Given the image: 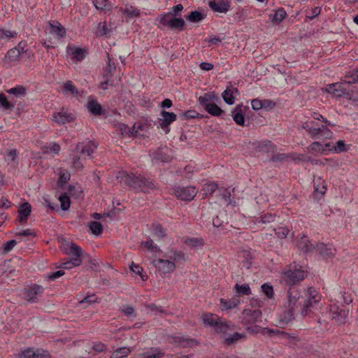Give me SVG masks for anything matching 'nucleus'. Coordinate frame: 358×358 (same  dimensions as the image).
I'll list each match as a JSON object with an SVG mask.
<instances>
[{
    "label": "nucleus",
    "instance_id": "a18cd8bd",
    "mask_svg": "<svg viewBox=\"0 0 358 358\" xmlns=\"http://www.w3.org/2000/svg\"><path fill=\"white\" fill-rule=\"evenodd\" d=\"M245 334L234 333V334L229 335L228 337L225 338L224 343L227 345H231L234 343H236L241 339H245Z\"/></svg>",
    "mask_w": 358,
    "mask_h": 358
},
{
    "label": "nucleus",
    "instance_id": "774afa93",
    "mask_svg": "<svg viewBox=\"0 0 358 358\" xmlns=\"http://www.w3.org/2000/svg\"><path fill=\"white\" fill-rule=\"evenodd\" d=\"M35 355V350L31 348H28L22 352V353L19 355L20 358H34Z\"/></svg>",
    "mask_w": 358,
    "mask_h": 358
},
{
    "label": "nucleus",
    "instance_id": "7ed1b4c3",
    "mask_svg": "<svg viewBox=\"0 0 358 358\" xmlns=\"http://www.w3.org/2000/svg\"><path fill=\"white\" fill-rule=\"evenodd\" d=\"M183 8V6L179 3L171 8L169 12L159 15L156 18L159 23L158 27H166L171 30H183L185 25V20L181 17Z\"/></svg>",
    "mask_w": 358,
    "mask_h": 358
},
{
    "label": "nucleus",
    "instance_id": "72a5a7b5",
    "mask_svg": "<svg viewBox=\"0 0 358 358\" xmlns=\"http://www.w3.org/2000/svg\"><path fill=\"white\" fill-rule=\"evenodd\" d=\"M324 146L327 150H334L336 153L343 152L348 150L345 142L342 140L338 141L334 146H332L329 143H325Z\"/></svg>",
    "mask_w": 358,
    "mask_h": 358
},
{
    "label": "nucleus",
    "instance_id": "7c9ffc66",
    "mask_svg": "<svg viewBox=\"0 0 358 358\" xmlns=\"http://www.w3.org/2000/svg\"><path fill=\"white\" fill-rule=\"evenodd\" d=\"M62 92L64 94H71L73 96H78L79 95L78 90L71 80H68L63 83Z\"/></svg>",
    "mask_w": 358,
    "mask_h": 358
},
{
    "label": "nucleus",
    "instance_id": "a211bd4d",
    "mask_svg": "<svg viewBox=\"0 0 358 358\" xmlns=\"http://www.w3.org/2000/svg\"><path fill=\"white\" fill-rule=\"evenodd\" d=\"M298 248L304 253L311 252L315 247L310 243L306 236H302L297 240Z\"/></svg>",
    "mask_w": 358,
    "mask_h": 358
},
{
    "label": "nucleus",
    "instance_id": "37998d69",
    "mask_svg": "<svg viewBox=\"0 0 358 358\" xmlns=\"http://www.w3.org/2000/svg\"><path fill=\"white\" fill-rule=\"evenodd\" d=\"M204 109L210 115L215 117H219L224 113V111L215 103L208 104Z\"/></svg>",
    "mask_w": 358,
    "mask_h": 358
},
{
    "label": "nucleus",
    "instance_id": "bf43d9fd",
    "mask_svg": "<svg viewBox=\"0 0 358 358\" xmlns=\"http://www.w3.org/2000/svg\"><path fill=\"white\" fill-rule=\"evenodd\" d=\"M345 78L348 79L347 82H348V83L353 84L358 83V69L347 73Z\"/></svg>",
    "mask_w": 358,
    "mask_h": 358
},
{
    "label": "nucleus",
    "instance_id": "4be33fe9",
    "mask_svg": "<svg viewBox=\"0 0 358 358\" xmlns=\"http://www.w3.org/2000/svg\"><path fill=\"white\" fill-rule=\"evenodd\" d=\"M116 70L115 63L110 58V56L108 55V62L106 66L103 69V79H107L108 80H111L113 78V73Z\"/></svg>",
    "mask_w": 358,
    "mask_h": 358
},
{
    "label": "nucleus",
    "instance_id": "20e7f679",
    "mask_svg": "<svg viewBox=\"0 0 358 358\" xmlns=\"http://www.w3.org/2000/svg\"><path fill=\"white\" fill-rule=\"evenodd\" d=\"M97 144L93 141L80 142L76 145V154L72 157L73 168L76 171H81L83 168V161L93 158L92 155L97 148Z\"/></svg>",
    "mask_w": 358,
    "mask_h": 358
},
{
    "label": "nucleus",
    "instance_id": "cd10ccee",
    "mask_svg": "<svg viewBox=\"0 0 358 358\" xmlns=\"http://www.w3.org/2000/svg\"><path fill=\"white\" fill-rule=\"evenodd\" d=\"M67 52L69 55L71 56L73 59H76L78 61L83 60L85 58V50L80 48L68 46L67 47Z\"/></svg>",
    "mask_w": 358,
    "mask_h": 358
},
{
    "label": "nucleus",
    "instance_id": "8fccbe9b",
    "mask_svg": "<svg viewBox=\"0 0 358 358\" xmlns=\"http://www.w3.org/2000/svg\"><path fill=\"white\" fill-rule=\"evenodd\" d=\"M88 226L90 227L92 233L96 236L100 235L103 231V226L99 222H90L88 224Z\"/></svg>",
    "mask_w": 358,
    "mask_h": 358
},
{
    "label": "nucleus",
    "instance_id": "ddd939ff",
    "mask_svg": "<svg viewBox=\"0 0 358 358\" xmlns=\"http://www.w3.org/2000/svg\"><path fill=\"white\" fill-rule=\"evenodd\" d=\"M330 313L331 314L332 319L334 320L339 325L345 323V319L348 315V310L341 308L336 304L331 306Z\"/></svg>",
    "mask_w": 358,
    "mask_h": 358
},
{
    "label": "nucleus",
    "instance_id": "09e8293b",
    "mask_svg": "<svg viewBox=\"0 0 358 358\" xmlns=\"http://www.w3.org/2000/svg\"><path fill=\"white\" fill-rule=\"evenodd\" d=\"M6 92L10 94H13L17 97H22L26 94V89L22 85H17L15 87L10 88Z\"/></svg>",
    "mask_w": 358,
    "mask_h": 358
},
{
    "label": "nucleus",
    "instance_id": "473e14b6",
    "mask_svg": "<svg viewBox=\"0 0 358 358\" xmlns=\"http://www.w3.org/2000/svg\"><path fill=\"white\" fill-rule=\"evenodd\" d=\"M287 16V13L283 8H278L274 14L269 15L270 20L275 24L280 23Z\"/></svg>",
    "mask_w": 358,
    "mask_h": 358
},
{
    "label": "nucleus",
    "instance_id": "a878e982",
    "mask_svg": "<svg viewBox=\"0 0 358 358\" xmlns=\"http://www.w3.org/2000/svg\"><path fill=\"white\" fill-rule=\"evenodd\" d=\"M50 33L61 38L65 36L66 29L58 22H53L50 23Z\"/></svg>",
    "mask_w": 358,
    "mask_h": 358
},
{
    "label": "nucleus",
    "instance_id": "de8ad7c7",
    "mask_svg": "<svg viewBox=\"0 0 358 358\" xmlns=\"http://www.w3.org/2000/svg\"><path fill=\"white\" fill-rule=\"evenodd\" d=\"M236 292L239 295H250L251 289L248 284L239 285L236 283L234 286Z\"/></svg>",
    "mask_w": 358,
    "mask_h": 358
},
{
    "label": "nucleus",
    "instance_id": "2eb2a0df",
    "mask_svg": "<svg viewBox=\"0 0 358 358\" xmlns=\"http://www.w3.org/2000/svg\"><path fill=\"white\" fill-rule=\"evenodd\" d=\"M43 287L38 285H33L25 291L24 297L30 303L37 302L38 297L43 292Z\"/></svg>",
    "mask_w": 358,
    "mask_h": 358
},
{
    "label": "nucleus",
    "instance_id": "6e6552de",
    "mask_svg": "<svg viewBox=\"0 0 358 358\" xmlns=\"http://www.w3.org/2000/svg\"><path fill=\"white\" fill-rule=\"evenodd\" d=\"M303 305V294L295 287H291L287 293L286 307L289 309V314L293 315L297 308Z\"/></svg>",
    "mask_w": 358,
    "mask_h": 358
},
{
    "label": "nucleus",
    "instance_id": "052dcab7",
    "mask_svg": "<svg viewBox=\"0 0 358 358\" xmlns=\"http://www.w3.org/2000/svg\"><path fill=\"white\" fill-rule=\"evenodd\" d=\"M185 243L192 248L202 246L203 244L202 239L198 238H189L185 241Z\"/></svg>",
    "mask_w": 358,
    "mask_h": 358
},
{
    "label": "nucleus",
    "instance_id": "864d4df0",
    "mask_svg": "<svg viewBox=\"0 0 358 358\" xmlns=\"http://www.w3.org/2000/svg\"><path fill=\"white\" fill-rule=\"evenodd\" d=\"M271 101L264 99V100H259L258 99H255L252 100L251 105L252 108L255 110H258L264 107H266V103H271Z\"/></svg>",
    "mask_w": 358,
    "mask_h": 358
},
{
    "label": "nucleus",
    "instance_id": "aec40b11",
    "mask_svg": "<svg viewBox=\"0 0 358 358\" xmlns=\"http://www.w3.org/2000/svg\"><path fill=\"white\" fill-rule=\"evenodd\" d=\"M120 10L127 18L138 17L141 15L140 10L129 3L121 7Z\"/></svg>",
    "mask_w": 358,
    "mask_h": 358
},
{
    "label": "nucleus",
    "instance_id": "b1692460",
    "mask_svg": "<svg viewBox=\"0 0 358 358\" xmlns=\"http://www.w3.org/2000/svg\"><path fill=\"white\" fill-rule=\"evenodd\" d=\"M313 188L316 194L322 196L327 191L326 182L321 177L315 178L313 180Z\"/></svg>",
    "mask_w": 358,
    "mask_h": 358
},
{
    "label": "nucleus",
    "instance_id": "1a4fd4ad",
    "mask_svg": "<svg viewBox=\"0 0 358 358\" xmlns=\"http://www.w3.org/2000/svg\"><path fill=\"white\" fill-rule=\"evenodd\" d=\"M282 278L286 284L292 285L302 280L305 278V272L296 266H289L282 273Z\"/></svg>",
    "mask_w": 358,
    "mask_h": 358
},
{
    "label": "nucleus",
    "instance_id": "9b49d317",
    "mask_svg": "<svg viewBox=\"0 0 358 358\" xmlns=\"http://www.w3.org/2000/svg\"><path fill=\"white\" fill-rule=\"evenodd\" d=\"M262 311L259 309H244L241 322L244 325L253 324L262 321Z\"/></svg>",
    "mask_w": 358,
    "mask_h": 358
},
{
    "label": "nucleus",
    "instance_id": "338daca9",
    "mask_svg": "<svg viewBox=\"0 0 358 358\" xmlns=\"http://www.w3.org/2000/svg\"><path fill=\"white\" fill-rule=\"evenodd\" d=\"M275 232L278 238H285L289 233V229L284 227H280L275 229Z\"/></svg>",
    "mask_w": 358,
    "mask_h": 358
},
{
    "label": "nucleus",
    "instance_id": "f257e3e1",
    "mask_svg": "<svg viewBox=\"0 0 358 358\" xmlns=\"http://www.w3.org/2000/svg\"><path fill=\"white\" fill-rule=\"evenodd\" d=\"M141 246L145 247L153 255L152 264L161 276L173 273L178 264L185 262V254L181 251L171 250L162 257L158 254L162 252L160 248L148 238L141 242Z\"/></svg>",
    "mask_w": 358,
    "mask_h": 358
},
{
    "label": "nucleus",
    "instance_id": "e433bc0d",
    "mask_svg": "<svg viewBox=\"0 0 358 358\" xmlns=\"http://www.w3.org/2000/svg\"><path fill=\"white\" fill-rule=\"evenodd\" d=\"M87 108L89 111L94 115H100L103 113L101 106L94 99L88 101Z\"/></svg>",
    "mask_w": 358,
    "mask_h": 358
},
{
    "label": "nucleus",
    "instance_id": "c85d7f7f",
    "mask_svg": "<svg viewBox=\"0 0 358 358\" xmlns=\"http://www.w3.org/2000/svg\"><path fill=\"white\" fill-rule=\"evenodd\" d=\"M92 3L96 9L103 13L111 11L113 5L108 0H92Z\"/></svg>",
    "mask_w": 358,
    "mask_h": 358
},
{
    "label": "nucleus",
    "instance_id": "680f3d73",
    "mask_svg": "<svg viewBox=\"0 0 358 358\" xmlns=\"http://www.w3.org/2000/svg\"><path fill=\"white\" fill-rule=\"evenodd\" d=\"M116 127L117 129L121 132L122 135L130 136L133 134L130 128L125 124L117 123Z\"/></svg>",
    "mask_w": 358,
    "mask_h": 358
},
{
    "label": "nucleus",
    "instance_id": "a19ab883",
    "mask_svg": "<svg viewBox=\"0 0 358 358\" xmlns=\"http://www.w3.org/2000/svg\"><path fill=\"white\" fill-rule=\"evenodd\" d=\"M0 108H2L5 110L11 111L15 108V103L13 99L8 101L4 94L0 93Z\"/></svg>",
    "mask_w": 358,
    "mask_h": 358
},
{
    "label": "nucleus",
    "instance_id": "49530a36",
    "mask_svg": "<svg viewBox=\"0 0 358 358\" xmlns=\"http://www.w3.org/2000/svg\"><path fill=\"white\" fill-rule=\"evenodd\" d=\"M131 352V349L127 347H122L116 349L111 355L110 358H123L127 357Z\"/></svg>",
    "mask_w": 358,
    "mask_h": 358
},
{
    "label": "nucleus",
    "instance_id": "6ab92c4d",
    "mask_svg": "<svg viewBox=\"0 0 358 358\" xmlns=\"http://www.w3.org/2000/svg\"><path fill=\"white\" fill-rule=\"evenodd\" d=\"M169 343H177L182 348L191 347L195 343L194 339L187 338L182 336H171L169 337Z\"/></svg>",
    "mask_w": 358,
    "mask_h": 358
},
{
    "label": "nucleus",
    "instance_id": "79ce46f5",
    "mask_svg": "<svg viewBox=\"0 0 358 358\" xmlns=\"http://www.w3.org/2000/svg\"><path fill=\"white\" fill-rule=\"evenodd\" d=\"M81 263V258H71L63 262L59 267L65 269H71L73 267L80 266Z\"/></svg>",
    "mask_w": 358,
    "mask_h": 358
},
{
    "label": "nucleus",
    "instance_id": "c756f323",
    "mask_svg": "<svg viewBox=\"0 0 358 358\" xmlns=\"http://www.w3.org/2000/svg\"><path fill=\"white\" fill-rule=\"evenodd\" d=\"M31 205L25 202L18 209L19 220L21 222H26L31 213Z\"/></svg>",
    "mask_w": 358,
    "mask_h": 358
},
{
    "label": "nucleus",
    "instance_id": "6e6d98bb",
    "mask_svg": "<svg viewBox=\"0 0 358 358\" xmlns=\"http://www.w3.org/2000/svg\"><path fill=\"white\" fill-rule=\"evenodd\" d=\"M180 118H181L182 120H185L188 119H193V118H202L203 115H200L199 113H197L195 110H187L185 113H181L180 115Z\"/></svg>",
    "mask_w": 358,
    "mask_h": 358
},
{
    "label": "nucleus",
    "instance_id": "9d476101",
    "mask_svg": "<svg viewBox=\"0 0 358 358\" xmlns=\"http://www.w3.org/2000/svg\"><path fill=\"white\" fill-rule=\"evenodd\" d=\"M172 193L178 199L182 201H192L196 195L197 191L193 186L175 187L172 189Z\"/></svg>",
    "mask_w": 358,
    "mask_h": 358
},
{
    "label": "nucleus",
    "instance_id": "0e129e2a",
    "mask_svg": "<svg viewBox=\"0 0 358 358\" xmlns=\"http://www.w3.org/2000/svg\"><path fill=\"white\" fill-rule=\"evenodd\" d=\"M262 291L264 294L269 299H271L273 296V287L267 283H265L261 287Z\"/></svg>",
    "mask_w": 358,
    "mask_h": 358
},
{
    "label": "nucleus",
    "instance_id": "c03bdc74",
    "mask_svg": "<svg viewBox=\"0 0 358 358\" xmlns=\"http://www.w3.org/2000/svg\"><path fill=\"white\" fill-rule=\"evenodd\" d=\"M217 189V185L215 182L206 183L202 187V194L205 197L212 195Z\"/></svg>",
    "mask_w": 358,
    "mask_h": 358
},
{
    "label": "nucleus",
    "instance_id": "e2e57ef3",
    "mask_svg": "<svg viewBox=\"0 0 358 358\" xmlns=\"http://www.w3.org/2000/svg\"><path fill=\"white\" fill-rule=\"evenodd\" d=\"M152 229L154 234L159 238H162L166 236L165 230L160 224H153Z\"/></svg>",
    "mask_w": 358,
    "mask_h": 358
},
{
    "label": "nucleus",
    "instance_id": "f704fd0d",
    "mask_svg": "<svg viewBox=\"0 0 358 358\" xmlns=\"http://www.w3.org/2000/svg\"><path fill=\"white\" fill-rule=\"evenodd\" d=\"M24 57L21 55L19 48H12L9 50L6 55V58L8 62H15L23 59Z\"/></svg>",
    "mask_w": 358,
    "mask_h": 358
},
{
    "label": "nucleus",
    "instance_id": "423d86ee",
    "mask_svg": "<svg viewBox=\"0 0 358 358\" xmlns=\"http://www.w3.org/2000/svg\"><path fill=\"white\" fill-rule=\"evenodd\" d=\"M346 81L348 79L345 76L341 82L328 84L323 90L336 97L345 96L348 99L358 101V93L357 94L353 89H350V83Z\"/></svg>",
    "mask_w": 358,
    "mask_h": 358
},
{
    "label": "nucleus",
    "instance_id": "412c9836",
    "mask_svg": "<svg viewBox=\"0 0 358 358\" xmlns=\"http://www.w3.org/2000/svg\"><path fill=\"white\" fill-rule=\"evenodd\" d=\"M319 254L325 258H331L334 256L335 249L331 245L318 243L315 247Z\"/></svg>",
    "mask_w": 358,
    "mask_h": 358
},
{
    "label": "nucleus",
    "instance_id": "4468645a",
    "mask_svg": "<svg viewBox=\"0 0 358 358\" xmlns=\"http://www.w3.org/2000/svg\"><path fill=\"white\" fill-rule=\"evenodd\" d=\"M161 116L162 118L159 120V127L167 134L170 131L169 124L176 121L177 115L172 112L162 110Z\"/></svg>",
    "mask_w": 358,
    "mask_h": 358
},
{
    "label": "nucleus",
    "instance_id": "f8f14e48",
    "mask_svg": "<svg viewBox=\"0 0 358 358\" xmlns=\"http://www.w3.org/2000/svg\"><path fill=\"white\" fill-rule=\"evenodd\" d=\"M75 119V115L64 108H62L59 112L54 113L52 115V120L59 124L71 122Z\"/></svg>",
    "mask_w": 358,
    "mask_h": 358
},
{
    "label": "nucleus",
    "instance_id": "f03ea898",
    "mask_svg": "<svg viewBox=\"0 0 358 358\" xmlns=\"http://www.w3.org/2000/svg\"><path fill=\"white\" fill-rule=\"evenodd\" d=\"M313 120H307L301 124V128L305 129L314 139L327 140L331 138L333 132L327 128V125L334 127L336 124L328 121L322 115L314 113Z\"/></svg>",
    "mask_w": 358,
    "mask_h": 358
},
{
    "label": "nucleus",
    "instance_id": "0eeeda50",
    "mask_svg": "<svg viewBox=\"0 0 358 358\" xmlns=\"http://www.w3.org/2000/svg\"><path fill=\"white\" fill-rule=\"evenodd\" d=\"M321 295L319 292L313 287H308L303 292V305L301 313L303 316L310 315L317 308L321 301Z\"/></svg>",
    "mask_w": 358,
    "mask_h": 358
},
{
    "label": "nucleus",
    "instance_id": "dca6fc26",
    "mask_svg": "<svg viewBox=\"0 0 358 358\" xmlns=\"http://www.w3.org/2000/svg\"><path fill=\"white\" fill-rule=\"evenodd\" d=\"M208 6L214 12L225 13L229 10L230 0H212Z\"/></svg>",
    "mask_w": 358,
    "mask_h": 358
},
{
    "label": "nucleus",
    "instance_id": "3c124183",
    "mask_svg": "<svg viewBox=\"0 0 358 358\" xmlns=\"http://www.w3.org/2000/svg\"><path fill=\"white\" fill-rule=\"evenodd\" d=\"M275 219V215L272 213H266L262 215L260 217H257L256 220V223H270L274 222Z\"/></svg>",
    "mask_w": 358,
    "mask_h": 358
},
{
    "label": "nucleus",
    "instance_id": "58836bf2",
    "mask_svg": "<svg viewBox=\"0 0 358 358\" xmlns=\"http://www.w3.org/2000/svg\"><path fill=\"white\" fill-rule=\"evenodd\" d=\"M152 160L155 162H166L170 161V156L158 150L151 154Z\"/></svg>",
    "mask_w": 358,
    "mask_h": 358
},
{
    "label": "nucleus",
    "instance_id": "5701e85b",
    "mask_svg": "<svg viewBox=\"0 0 358 358\" xmlns=\"http://www.w3.org/2000/svg\"><path fill=\"white\" fill-rule=\"evenodd\" d=\"M165 352L159 348H150L146 352L139 355L141 358H161Z\"/></svg>",
    "mask_w": 358,
    "mask_h": 358
},
{
    "label": "nucleus",
    "instance_id": "13d9d810",
    "mask_svg": "<svg viewBox=\"0 0 358 358\" xmlns=\"http://www.w3.org/2000/svg\"><path fill=\"white\" fill-rule=\"evenodd\" d=\"M289 157L295 163L299 162H308L310 160V157L306 156L301 154L292 153L289 155Z\"/></svg>",
    "mask_w": 358,
    "mask_h": 358
},
{
    "label": "nucleus",
    "instance_id": "4c0bfd02",
    "mask_svg": "<svg viewBox=\"0 0 358 358\" xmlns=\"http://www.w3.org/2000/svg\"><path fill=\"white\" fill-rule=\"evenodd\" d=\"M203 322L206 325H209L214 329L216 327L220 318L217 315L211 313L205 314L202 317Z\"/></svg>",
    "mask_w": 358,
    "mask_h": 358
},
{
    "label": "nucleus",
    "instance_id": "4d7b16f0",
    "mask_svg": "<svg viewBox=\"0 0 358 358\" xmlns=\"http://www.w3.org/2000/svg\"><path fill=\"white\" fill-rule=\"evenodd\" d=\"M70 253L73 256L72 258H81L82 249L76 243H72L70 245Z\"/></svg>",
    "mask_w": 358,
    "mask_h": 358
},
{
    "label": "nucleus",
    "instance_id": "bb28decb",
    "mask_svg": "<svg viewBox=\"0 0 358 358\" xmlns=\"http://www.w3.org/2000/svg\"><path fill=\"white\" fill-rule=\"evenodd\" d=\"M220 302L221 310H228L236 307L240 303V300L238 298L233 297L229 300L221 299Z\"/></svg>",
    "mask_w": 358,
    "mask_h": 358
},
{
    "label": "nucleus",
    "instance_id": "5fc2aeb1",
    "mask_svg": "<svg viewBox=\"0 0 358 358\" xmlns=\"http://www.w3.org/2000/svg\"><path fill=\"white\" fill-rule=\"evenodd\" d=\"M231 326L227 322H218L215 331L217 333L226 334L228 331L231 330Z\"/></svg>",
    "mask_w": 358,
    "mask_h": 358
},
{
    "label": "nucleus",
    "instance_id": "603ef678",
    "mask_svg": "<svg viewBox=\"0 0 358 358\" xmlns=\"http://www.w3.org/2000/svg\"><path fill=\"white\" fill-rule=\"evenodd\" d=\"M62 210H67L71 205V200L66 194H62L59 197Z\"/></svg>",
    "mask_w": 358,
    "mask_h": 358
},
{
    "label": "nucleus",
    "instance_id": "ea45409f",
    "mask_svg": "<svg viewBox=\"0 0 358 358\" xmlns=\"http://www.w3.org/2000/svg\"><path fill=\"white\" fill-rule=\"evenodd\" d=\"M8 164L13 169H15L18 165V160L17 158V150L15 149L11 150L8 152L5 157Z\"/></svg>",
    "mask_w": 358,
    "mask_h": 358
},
{
    "label": "nucleus",
    "instance_id": "c9c22d12",
    "mask_svg": "<svg viewBox=\"0 0 358 358\" xmlns=\"http://www.w3.org/2000/svg\"><path fill=\"white\" fill-rule=\"evenodd\" d=\"M232 117L234 122L241 126H243L245 123V117L243 114L241 106H238L232 112Z\"/></svg>",
    "mask_w": 358,
    "mask_h": 358
},
{
    "label": "nucleus",
    "instance_id": "393cba45",
    "mask_svg": "<svg viewBox=\"0 0 358 358\" xmlns=\"http://www.w3.org/2000/svg\"><path fill=\"white\" fill-rule=\"evenodd\" d=\"M238 90L237 88L233 87H227V89L222 94V96L226 103L232 105L234 103V94H238Z\"/></svg>",
    "mask_w": 358,
    "mask_h": 358
},
{
    "label": "nucleus",
    "instance_id": "39448f33",
    "mask_svg": "<svg viewBox=\"0 0 358 358\" xmlns=\"http://www.w3.org/2000/svg\"><path fill=\"white\" fill-rule=\"evenodd\" d=\"M122 177H124L127 185L138 192H149L156 188L153 180L141 176L123 172Z\"/></svg>",
    "mask_w": 358,
    "mask_h": 358
},
{
    "label": "nucleus",
    "instance_id": "2f4dec72",
    "mask_svg": "<svg viewBox=\"0 0 358 358\" xmlns=\"http://www.w3.org/2000/svg\"><path fill=\"white\" fill-rule=\"evenodd\" d=\"M206 17V15L198 10L191 11L188 15H185V19L192 23H199Z\"/></svg>",
    "mask_w": 358,
    "mask_h": 358
},
{
    "label": "nucleus",
    "instance_id": "69168bd1",
    "mask_svg": "<svg viewBox=\"0 0 358 358\" xmlns=\"http://www.w3.org/2000/svg\"><path fill=\"white\" fill-rule=\"evenodd\" d=\"M311 150L318 152H322L327 148H325L324 145H322L320 142L315 141L311 143L310 145Z\"/></svg>",
    "mask_w": 358,
    "mask_h": 358
},
{
    "label": "nucleus",
    "instance_id": "f3484780",
    "mask_svg": "<svg viewBox=\"0 0 358 358\" xmlns=\"http://www.w3.org/2000/svg\"><path fill=\"white\" fill-rule=\"evenodd\" d=\"M220 98L215 94L214 92H208L205 93L203 96H200L198 99L199 104L204 108L208 104L218 102Z\"/></svg>",
    "mask_w": 358,
    "mask_h": 358
}]
</instances>
